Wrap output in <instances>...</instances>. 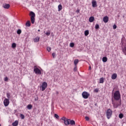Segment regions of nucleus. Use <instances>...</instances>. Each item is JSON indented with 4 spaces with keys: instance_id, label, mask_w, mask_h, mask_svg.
Segmentation results:
<instances>
[{
    "instance_id": "obj_1",
    "label": "nucleus",
    "mask_w": 126,
    "mask_h": 126,
    "mask_svg": "<svg viewBox=\"0 0 126 126\" xmlns=\"http://www.w3.org/2000/svg\"><path fill=\"white\" fill-rule=\"evenodd\" d=\"M113 98L116 101H119L121 99V94L120 93V91H116L114 94Z\"/></svg>"
},
{
    "instance_id": "obj_2",
    "label": "nucleus",
    "mask_w": 126,
    "mask_h": 126,
    "mask_svg": "<svg viewBox=\"0 0 126 126\" xmlns=\"http://www.w3.org/2000/svg\"><path fill=\"white\" fill-rule=\"evenodd\" d=\"M30 16H31V21L32 24H34L35 23V17L36 15L35 13L33 11H31L30 12Z\"/></svg>"
},
{
    "instance_id": "obj_3",
    "label": "nucleus",
    "mask_w": 126,
    "mask_h": 126,
    "mask_svg": "<svg viewBox=\"0 0 126 126\" xmlns=\"http://www.w3.org/2000/svg\"><path fill=\"white\" fill-rule=\"evenodd\" d=\"M112 104L114 108H117L119 106L122 105V100H120V101L115 100V101L112 100Z\"/></svg>"
},
{
    "instance_id": "obj_4",
    "label": "nucleus",
    "mask_w": 126,
    "mask_h": 126,
    "mask_svg": "<svg viewBox=\"0 0 126 126\" xmlns=\"http://www.w3.org/2000/svg\"><path fill=\"white\" fill-rule=\"evenodd\" d=\"M112 114H113V111H112L111 109H107L106 111V117L108 120H109V119H111Z\"/></svg>"
},
{
    "instance_id": "obj_5",
    "label": "nucleus",
    "mask_w": 126,
    "mask_h": 126,
    "mask_svg": "<svg viewBox=\"0 0 126 126\" xmlns=\"http://www.w3.org/2000/svg\"><path fill=\"white\" fill-rule=\"evenodd\" d=\"M61 120L63 121L64 124L65 126H69L70 119H68L67 118H65V117H63L61 118Z\"/></svg>"
},
{
    "instance_id": "obj_6",
    "label": "nucleus",
    "mask_w": 126,
    "mask_h": 126,
    "mask_svg": "<svg viewBox=\"0 0 126 126\" xmlns=\"http://www.w3.org/2000/svg\"><path fill=\"white\" fill-rule=\"evenodd\" d=\"M82 95L84 99H88V97L90 96V94L87 92H83Z\"/></svg>"
},
{
    "instance_id": "obj_7",
    "label": "nucleus",
    "mask_w": 126,
    "mask_h": 126,
    "mask_svg": "<svg viewBox=\"0 0 126 126\" xmlns=\"http://www.w3.org/2000/svg\"><path fill=\"white\" fill-rule=\"evenodd\" d=\"M36 67L34 66V68L33 69V71L35 72L36 74H42V72L41 71V70L39 69L38 68H35Z\"/></svg>"
},
{
    "instance_id": "obj_8",
    "label": "nucleus",
    "mask_w": 126,
    "mask_h": 126,
    "mask_svg": "<svg viewBox=\"0 0 126 126\" xmlns=\"http://www.w3.org/2000/svg\"><path fill=\"white\" fill-rule=\"evenodd\" d=\"M48 86V84L47 83V82H43L42 83V91H45V90L46 89V88H47Z\"/></svg>"
},
{
    "instance_id": "obj_9",
    "label": "nucleus",
    "mask_w": 126,
    "mask_h": 126,
    "mask_svg": "<svg viewBox=\"0 0 126 126\" xmlns=\"http://www.w3.org/2000/svg\"><path fill=\"white\" fill-rule=\"evenodd\" d=\"M3 104L5 107H7V106L9 105V99L8 98H5L3 101Z\"/></svg>"
},
{
    "instance_id": "obj_10",
    "label": "nucleus",
    "mask_w": 126,
    "mask_h": 126,
    "mask_svg": "<svg viewBox=\"0 0 126 126\" xmlns=\"http://www.w3.org/2000/svg\"><path fill=\"white\" fill-rule=\"evenodd\" d=\"M2 7L5 9H8L10 7V5L9 4L4 3L2 5Z\"/></svg>"
},
{
    "instance_id": "obj_11",
    "label": "nucleus",
    "mask_w": 126,
    "mask_h": 126,
    "mask_svg": "<svg viewBox=\"0 0 126 126\" xmlns=\"http://www.w3.org/2000/svg\"><path fill=\"white\" fill-rule=\"evenodd\" d=\"M92 3L93 7H96V6H97V2L95 0H93Z\"/></svg>"
},
{
    "instance_id": "obj_12",
    "label": "nucleus",
    "mask_w": 126,
    "mask_h": 126,
    "mask_svg": "<svg viewBox=\"0 0 126 126\" xmlns=\"http://www.w3.org/2000/svg\"><path fill=\"white\" fill-rule=\"evenodd\" d=\"M103 20L105 23H107L109 21V18H108V16H105L103 17Z\"/></svg>"
},
{
    "instance_id": "obj_13",
    "label": "nucleus",
    "mask_w": 126,
    "mask_h": 126,
    "mask_svg": "<svg viewBox=\"0 0 126 126\" xmlns=\"http://www.w3.org/2000/svg\"><path fill=\"white\" fill-rule=\"evenodd\" d=\"M69 125H70L71 126H74L75 125V121L70 119Z\"/></svg>"
},
{
    "instance_id": "obj_14",
    "label": "nucleus",
    "mask_w": 126,
    "mask_h": 126,
    "mask_svg": "<svg viewBox=\"0 0 126 126\" xmlns=\"http://www.w3.org/2000/svg\"><path fill=\"white\" fill-rule=\"evenodd\" d=\"M94 20H95V18L93 16L90 17L89 19V22L91 23L93 22Z\"/></svg>"
},
{
    "instance_id": "obj_15",
    "label": "nucleus",
    "mask_w": 126,
    "mask_h": 126,
    "mask_svg": "<svg viewBox=\"0 0 126 126\" xmlns=\"http://www.w3.org/2000/svg\"><path fill=\"white\" fill-rule=\"evenodd\" d=\"M117 74L114 73L111 76V78L112 79L115 80L117 78Z\"/></svg>"
},
{
    "instance_id": "obj_16",
    "label": "nucleus",
    "mask_w": 126,
    "mask_h": 126,
    "mask_svg": "<svg viewBox=\"0 0 126 126\" xmlns=\"http://www.w3.org/2000/svg\"><path fill=\"white\" fill-rule=\"evenodd\" d=\"M79 63V60L78 59H75L74 61V65L77 66V63Z\"/></svg>"
},
{
    "instance_id": "obj_17",
    "label": "nucleus",
    "mask_w": 126,
    "mask_h": 126,
    "mask_svg": "<svg viewBox=\"0 0 126 126\" xmlns=\"http://www.w3.org/2000/svg\"><path fill=\"white\" fill-rule=\"evenodd\" d=\"M26 25L28 26V27H30V26H31V22H30V21H27Z\"/></svg>"
},
{
    "instance_id": "obj_18",
    "label": "nucleus",
    "mask_w": 126,
    "mask_h": 126,
    "mask_svg": "<svg viewBox=\"0 0 126 126\" xmlns=\"http://www.w3.org/2000/svg\"><path fill=\"white\" fill-rule=\"evenodd\" d=\"M12 126H18V121L16 120L14 123H12Z\"/></svg>"
},
{
    "instance_id": "obj_19",
    "label": "nucleus",
    "mask_w": 126,
    "mask_h": 126,
    "mask_svg": "<svg viewBox=\"0 0 126 126\" xmlns=\"http://www.w3.org/2000/svg\"><path fill=\"white\" fill-rule=\"evenodd\" d=\"M34 42H39L40 41V37H36L33 39Z\"/></svg>"
},
{
    "instance_id": "obj_20",
    "label": "nucleus",
    "mask_w": 126,
    "mask_h": 126,
    "mask_svg": "<svg viewBox=\"0 0 126 126\" xmlns=\"http://www.w3.org/2000/svg\"><path fill=\"white\" fill-rule=\"evenodd\" d=\"M108 61V58L106 57H104L102 58V62L103 63H107V61Z\"/></svg>"
},
{
    "instance_id": "obj_21",
    "label": "nucleus",
    "mask_w": 126,
    "mask_h": 126,
    "mask_svg": "<svg viewBox=\"0 0 126 126\" xmlns=\"http://www.w3.org/2000/svg\"><path fill=\"white\" fill-rule=\"evenodd\" d=\"M62 9H63V5L60 4L58 5V11H61Z\"/></svg>"
},
{
    "instance_id": "obj_22",
    "label": "nucleus",
    "mask_w": 126,
    "mask_h": 126,
    "mask_svg": "<svg viewBox=\"0 0 126 126\" xmlns=\"http://www.w3.org/2000/svg\"><path fill=\"white\" fill-rule=\"evenodd\" d=\"M122 51L123 52L124 54L126 55V46L122 48Z\"/></svg>"
},
{
    "instance_id": "obj_23",
    "label": "nucleus",
    "mask_w": 126,
    "mask_h": 126,
    "mask_svg": "<svg viewBox=\"0 0 126 126\" xmlns=\"http://www.w3.org/2000/svg\"><path fill=\"white\" fill-rule=\"evenodd\" d=\"M104 78L103 77H101L99 79V83H104Z\"/></svg>"
},
{
    "instance_id": "obj_24",
    "label": "nucleus",
    "mask_w": 126,
    "mask_h": 126,
    "mask_svg": "<svg viewBox=\"0 0 126 126\" xmlns=\"http://www.w3.org/2000/svg\"><path fill=\"white\" fill-rule=\"evenodd\" d=\"M85 36H88V35H89V31L87 30L86 31H85Z\"/></svg>"
},
{
    "instance_id": "obj_25",
    "label": "nucleus",
    "mask_w": 126,
    "mask_h": 126,
    "mask_svg": "<svg viewBox=\"0 0 126 126\" xmlns=\"http://www.w3.org/2000/svg\"><path fill=\"white\" fill-rule=\"evenodd\" d=\"M32 105L31 104H29L27 106V109H28L29 110H31V109H32Z\"/></svg>"
},
{
    "instance_id": "obj_26",
    "label": "nucleus",
    "mask_w": 126,
    "mask_h": 126,
    "mask_svg": "<svg viewBox=\"0 0 126 126\" xmlns=\"http://www.w3.org/2000/svg\"><path fill=\"white\" fill-rule=\"evenodd\" d=\"M12 48H13V49H14V48H16V43H13L12 44Z\"/></svg>"
},
{
    "instance_id": "obj_27",
    "label": "nucleus",
    "mask_w": 126,
    "mask_h": 126,
    "mask_svg": "<svg viewBox=\"0 0 126 126\" xmlns=\"http://www.w3.org/2000/svg\"><path fill=\"white\" fill-rule=\"evenodd\" d=\"M119 117L120 118V119H122L124 118V114H123L122 113H120L119 115Z\"/></svg>"
},
{
    "instance_id": "obj_28",
    "label": "nucleus",
    "mask_w": 126,
    "mask_h": 126,
    "mask_svg": "<svg viewBox=\"0 0 126 126\" xmlns=\"http://www.w3.org/2000/svg\"><path fill=\"white\" fill-rule=\"evenodd\" d=\"M20 118L22 119V120H24V118H25V116L24 115L21 114H20Z\"/></svg>"
},
{
    "instance_id": "obj_29",
    "label": "nucleus",
    "mask_w": 126,
    "mask_h": 126,
    "mask_svg": "<svg viewBox=\"0 0 126 126\" xmlns=\"http://www.w3.org/2000/svg\"><path fill=\"white\" fill-rule=\"evenodd\" d=\"M70 47H71V48H73V47H74V43H73V42L70 43Z\"/></svg>"
},
{
    "instance_id": "obj_30",
    "label": "nucleus",
    "mask_w": 126,
    "mask_h": 126,
    "mask_svg": "<svg viewBox=\"0 0 126 126\" xmlns=\"http://www.w3.org/2000/svg\"><path fill=\"white\" fill-rule=\"evenodd\" d=\"M51 34V32H50V31H48L46 32V35L47 36H50Z\"/></svg>"
},
{
    "instance_id": "obj_31",
    "label": "nucleus",
    "mask_w": 126,
    "mask_h": 126,
    "mask_svg": "<svg viewBox=\"0 0 126 126\" xmlns=\"http://www.w3.org/2000/svg\"><path fill=\"white\" fill-rule=\"evenodd\" d=\"M100 28V26H99L98 24H96L95 26V29H99V28Z\"/></svg>"
},
{
    "instance_id": "obj_32",
    "label": "nucleus",
    "mask_w": 126,
    "mask_h": 126,
    "mask_svg": "<svg viewBox=\"0 0 126 126\" xmlns=\"http://www.w3.org/2000/svg\"><path fill=\"white\" fill-rule=\"evenodd\" d=\"M94 92L95 93H98L99 92V89H95L94 90Z\"/></svg>"
},
{
    "instance_id": "obj_33",
    "label": "nucleus",
    "mask_w": 126,
    "mask_h": 126,
    "mask_svg": "<svg viewBox=\"0 0 126 126\" xmlns=\"http://www.w3.org/2000/svg\"><path fill=\"white\" fill-rule=\"evenodd\" d=\"M6 96H7V98L8 99H9V98H10V94L9 93H7L6 94Z\"/></svg>"
},
{
    "instance_id": "obj_34",
    "label": "nucleus",
    "mask_w": 126,
    "mask_h": 126,
    "mask_svg": "<svg viewBox=\"0 0 126 126\" xmlns=\"http://www.w3.org/2000/svg\"><path fill=\"white\" fill-rule=\"evenodd\" d=\"M21 30H18L17 31V34H21Z\"/></svg>"
},
{
    "instance_id": "obj_35",
    "label": "nucleus",
    "mask_w": 126,
    "mask_h": 126,
    "mask_svg": "<svg viewBox=\"0 0 126 126\" xmlns=\"http://www.w3.org/2000/svg\"><path fill=\"white\" fill-rule=\"evenodd\" d=\"M55 117L56 119H60V116H59V115H58V114H55Z\"/></svg>"
},
{
    "instance_id": "obj_36",
    "label": "nucleus",
    "mask_w": 126,
    "mask_h": 126,
    "mask_svg": "<svg viewBox=\"0 0 126 126\" xmlns=\"http://www.w3.org/2000/svg\"><path fill=\"white\" fill-rule=\"evenodd\" d=\"M74 71H77V66H75L74 69H73Z\"/></svg>"
},
{
    "instance_id": "obj_37",
    "label": "nucleus",
    "mask_w": 126,
    "mask_h": 126,
    "mask_svg": "<svg viewBox=\"0 0 126 126\" xmlns=\"http://www.w3.org/2000/svg\"><path fill=\"white\" fill-rule=\"evenodd\" d=\"M47 50L48 51V52H51V47H47Z\"/></svg>"
},
{
    "instance_id": "obj_38",
    "label": "nucleus",
    "mask_w": 126,
    "mask_h": 126,
    "mask_svg": "<svg viewBox=\"0 0 126 126\" xmlns=\"http://www.w3.org/2000/svg\"><path fill=\"white\" fill-rule=\"evenodd\" d=\"M86 121H89V117H87V116H86L85 118Z\"/></svg>"
},
{
    "instance_id": "obj_39",
    "label": "nucleus",
    "mask_w": 126,
    "mask_h": 126,
    "mask_svg": "<svg viewBox=\"0 0 126 126\" xmlns=\"http://www.w3.org/2000/svg\"><path fill=\"white\" fill-rule=\"evenodd\" d=\"M113 29H117V25H114L113 26Z\"/></svg>"
},
{
    "instance_id": "obj_40",
    "label": "nucleus",
    "mask_w": 126,
    "mask_h": 126,
    "mask_svg": "<svg viewBox=\"0 0 126 126\" xmlns=\"http://www.w3.org/2000/svg\"><path fill=\"white\" fill-rule=\"evenodd\" d=\"M8 80V78L7 77H5L4 78V81H7Z\"/></svg>"
},
{
    "instance_id": "obj_41",
    "label": "nucleus",
    "mask_w": 126,
    "mask_h": 126,
    "mask_svg": "<svg viewBox=\"0 0 126 126\" xmlns=\"http://www.w3.org/2000/svg\"><path fill=\"white\" fill-rule=\"evenodd\" d=\"M80 12V10L79 9H77L76 11V12L77 13H79V12Z\"/></svg>"
},
{
    "instance_id": "obj_42",
    "label": "nucleus",
    "mask_w": 126,
    "mask_h": 126,
    "mask_svg": "<svg viewBox=\"0 0 126 126\" xmlns=\"http://www.w3.org/2000/svg\"><path fill=\"white\" fill-rule=\"evenodd\" d=\"M56 56V53H53V54H52V57H53V58H55V56Z\"/></svg>"
},
{
    "instance_id": "obj_43",
    "label": "nucleus",
    "mask_w": 126,
    "mask_h": 126,
    "mask_svg": "<svg viewBox=\"0 0 126 126\" xmlns=\"http://www.w3.org/2000/svg\"><path fill=\"white\" fill-rule=\"evenodd\" d=\"M89 69H91V66L89 67Z\"/></svg>"
},
{
    "instance_id": "obj_44",
    "label": "nucleus",
    "mask_w": 126,
    "mask_h": 126,
    "mask_svg": "<svg viewBox=\"0 0 126 126\" xmlns=\"http://www.w3.org/2000/svg\"><path fill=\"white\" fill-rule=\"evenodd\" d=\"M38 32H40V30H38Z\"/></svg>"
},
{
    "instance_id": "obj_45",
    "label": "nucleus",
    "mask_w": 126,
    "mask_h": 126,
    "mask_svg": "<svg viewBox=\"0 0 126 126\" xmlns=\"http://www.w3.org/2000/svg\"><path fill=\"white\" fill-rule=\"evenodd\" d=\"M0 126H1V125L0 124Z\"/></svg>"
}]
</instances>
